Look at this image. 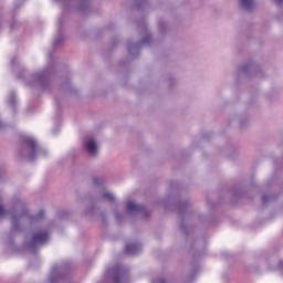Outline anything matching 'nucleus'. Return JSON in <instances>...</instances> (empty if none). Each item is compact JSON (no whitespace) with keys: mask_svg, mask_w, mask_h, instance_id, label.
Returning <instances> with one entry per match:
<instances>
[{"mask_svg":"<svg viewBox=\"0 0 283 283\" xmlns=\"http://www.w3.org/2000/svg\"><path fill=\"white\" fill-rule=\"evenodd\" d=\"M23 143L27 145V148L21 150L20 156H25L29 163H34L36 158H44V156H48V150L39 146L36 138L32 136H25L23 137Z\"/></svg>","mask_w":283,"mask_h":283,"instance_id":"f257e3e1","label":"nucleus"},{"mask_svg":"<svg viewBox=\"0 0 283 283\" xmlns=\"http://www.w3.org/2000/svg\"><path fill=\"white\" fill-rule=\"evenodd\" d=\"M102 283H129V270H127L125 265L109 268Z\"/></svg>","mask_w":283,"mask_h":283,"instance_id":"f03ea898","label":"nucleus"},{"mask_svg":"<svg viewBox=\"0 0 283 283\" xmlns=\"http://www.w3.org/2000/svg\"><path fill=\"white\" fill-rule=\"evenodd\" d=\"M28 87H36L38 90H48L50 85V70L45 69L29 75L25 80Z\"/></svg>","mask_w":283,"mask_h":283,"instance_id":"7ed1b4c3","label":"nucleus"},{"mask_svg":"<svg viewBox=\"0 0 283 283\" xmlns=\"http://www.w3.org/2000/svg\"><path fill=\"white\" fill-rule=\"evenodd\" d=\"M3 216H11V222L14 231H19V220L22 218H28V209L19 202V205L14 206L11 211H8L0 205V218Z\"/></svg>","mask_w":283,"mask_h":283,"instance_id":"20e7f679","label":"nucleus"},{"mask_svg":"<svg viewBox=\"0 0 283 283\" xmlns=\"http://www.w3.org/2000/svg\"><path fill=\"white\" fill-rule=\"evenodd\" d=\"M48 240H50V232L48 230H39L32 234L29 247L33 253H36V248L43 247Z\"/></svg>","mask_w":283,"mask_h":283,"instance_id":"39448f33","label":"nucleus"},{"mask_svg":"<svg viewBox=\"0 0 283 283\" xmlns=\"http://www.w3.org/2000/svg\"><path fill=\"white\" fill-rule=\"evenodd\" d=\"M143 251V245L140 242L127 243L125 248V253L127 255H138Z\"/></svg>","mask_w":283,"mask_h":283,"instance_id":"423d86ee","label":"nucleus"},{"mask_svg":"<svg viewBox=\"0 0 283 283\" xmlns=\"http://www.w3.org/2000/svg\"><path fill=\"white\" fill-rule=\"evenodd\" d=\"M126 211L128 213H145V206L138 205L134 201H128L126 203Z\"/></svg>","mask_w":283,"mask_h":283,"instance_id":"0eeeda50","label":"nucleus"},{"mask_svg":"<svg viewBox=\"0 0 283 283\" xmlns=\"http://www.w3.org/2000/svg\"><path fill=\"white\" fill-rule=\"evenodd\" d=\"M84 149L90 156H96V154H98V145L94 139L86 140L84 143Z\"/></svg>","mask_w":283,"mask_h":283,"instance_id":"6e6552de","label":"nucleus"},{"mask_svg":"<svg viewBox=\"0 0 283 283\" xmlns=\"http://www.w3.org/2000/svg\"><path fill=\"white\" fill-rule=\"evenodd\" d=\"M151 43V35H146L139 43H128V54H134V48L138 49L142 45H149Z\"/></svg>","mask_w":283,"mask_h":283,"instance_id":"1a4fd4ad","label":"nucleus"},{"mask_svg":"<svg viewBox=\"0 0 283 283\" xmlns=\"http://www.w3.org/2000/svg\"><path fill=\"white\" fill-rule=\"evenodd\" d=\"M43 218H45V211L40 210L38 214L29 217V220L31 224H34V222H41Z\"/></svg>","mask_w":283,"mask_h":283,"instance_id":"9d476101","label":"nucleus"},{"mask_svg":"<svg viewBox=\"0 0 283 283\" xmlns=\"http://www.w3.org/2000/svg\"><path fill=\"white\" fill-rule=\"evenodd\" d=\"M72 3H80L78 10H83L90 6V0H70L69 6H72Z\"/></svg>","mask_w":283,"mask_h":283,"instance_id":"9b49d317","label":"nucleus"},{"mask_svg":"<svg viewBox=\"0 0 283 283\" xmlns=\"http://www.w3.org/2000/svg\"><path fill=\"white\" fill-rule=\"evenodd\" d=\"M240 6L244 8V10H253L254 8L253 0H241Z\"/></svg>","mask_w":283,"mask_h":283,"instance_id":"f8f14e48","label":"nucleus"},{"mask_svg":"<svg viewBox=\"0 0 283 283\" xmlns=\"http://www.w3.org/2000/svg\"><path fill=\"white\" fill-rule=\"evenodd\" d=\"M8 105H10V107H14V105H17V95H14V93L9 95Z\"/></svg>","mask_w":283,"mask_h":283,"instance_id":"ddd939ff","label":"nucleus"},{"mask_svg":"<svg viewBox=\"0 0 283 283\" xmlns=\"http://www.w3.org/2000/svg\"><path fill=\"white\" fill-rule=\"evenodd\" d=\"M64 41L65 38H63V35L60 34L57 38H55L53 42L54 48H59V45H61Z\"/></svg>","mask_w":283,"mask_h":283,"instance_id":"4468645a","label":"nucleus"},{"mask_svg":"<svg viewBox=\"0 0 283 283\" xmlns=\"http://www.w3.org/2000/svg\"><path fill=\"white\" fill-rule=\"evenodd\" d=\"M102 198H104L105 200H108V202H114V200H116V197H114L113 193L111 192H105Z\"/></svg>","mask_w":283,"mask_h":283,"instance_id":"2eb2a0df","label":"nucleus"},{"mask_svg":"<svg viewBox=\"0 0 283 283\" xmlns=\"http://www.w3.org/2000/svg\"><path fill=\"white\" fill-rule=\"evenodd\" d=\"M249 70H253V63H248L241 66V72H244L245 74Z\"/></svg>","mask_w":283,"mask_h":283,"instance_id":"dca6fc26","label":"nucleus"},{"mask_svg":"<svg viewBox=\"0 0 283 283\" xmlns=\"http://www.w3.org/2000/svg\"><path fill=\"white\" fill-rule=\"evenodd\" d=\"M270 200H273V196H271V195H263V197H262L263 205H266V202H270Z\"/></svg>","mask_w":283,"mask_h":283,"instance_id":"f3484780","label":"nucleus"},{"mask_svg":"<svg viewBox=\"0 0 283 283\" xmlns=\"http://www.w3.org/2000/svg\"><path fill=\"white\" fill-rule=\"evenodd\" d=\"M93 182H94V185H95L96 187H101V185H103L104 181H103V179L95 177V178L93 179Z\"/></svg>","mask_w":283,"mask_h":283,"instance_id":"a211bd4d","label":"nucleus"},{"mask_svg":"<svg viewBox=\"0 0 283 283\" xmlns=\"http://www.w3.org/2000/svg\"><path fill=\"white\" fill-rule=\"evenodd\" d=\"M277 271H279V273L283 276V261H280V262H279Z\"/></svg>","mask_w":283,"mask_h":283,"instance_id":"6ab92c4d","label":"nucleus"},{"mask_svg":"<svg viewBox=\"0 0 283 283\" xmlns=\"http://www.w3.org/2000/svg\"><path fill=\"white\" fill-rule=\"evenodd\" d=\"M151 283H166L165 279H156Z\"/></svg>","mask_w":283,"mask_h":283,"instance_id":"aec40b11","label":"nucleus"},{"mask_svg":"<svg viewBox=\"0 0 283 283\" xmlns=\"http://www.w3.org/2000/svg\"><path fill=\"white\" fill-rule=\"evenodd\" d=\"M115 218H116V220L120 221V219L123 218V214L116 212Z\"/></svg>","mask_w":283,"mask_h":283,"instance_id":"412c9836","label":"nucleus"},{"mask_svg":"<svg viewBox=\"0 0 283 283\" xmlns=\"http://www.w3.org/2000/svg\"><path fill=\"white\" fill-rule=\"evenodd\" d=\"M59 25L62 27L63 25V20H59ZM59 32H61V28H59Z\"/></svg>","mask_w":283,"mask_h":283,"instance_id":"4be33fe9","label":"nucleus"},{"mask_svg":"<svg viewBox=\"0 0 283 283\" xmlns=\"http://www.w3.org/2000/svg\"><path fill=\"white\" fill-rule=\"evenodd\" d=\"M17 64V57L11 60V65H15Z\"/></svg>","mask_w":283,"mask_h":283,"instance_id":"5701e85b","label":"nucleus"},{"mask_svg":"<svg viewBox=\"0 0 283 283\" xmlns=\"http://www.w3.org/2000/svg\"><path fill=\"white\" fill-rule=\"evenodd\" d=\"M276 1H277V3H282L283 0H276Z\"/></svg>","mask_w":283,"mask_h":283,"instance_id":"b1692460","label":"nucleus"},{"mask_svg":"<svg viewBox=\"0 0 283 283\" xmlns=\"http://www.w3.org/2000/svg\"><path fill=\"white\" fill-rule=\"evenodd\" d=\"M3 127V123L0 122V128Z\"/></svg>","mask_w":283,"mask_h":283,"instance_id":"393cba45","label":"nucleus"},{"mask_svg":"<svg viewBox=\"0 0 283 283\" xmlns=\"http://www.w3.org/2000/svg\"><path fill=\"white\" fill-rule=\"evenodd\" d=\"M11 30H14V25H11Z\"/></svg>","mask_w":283,"mask_h":283,"instance_id":"a878e982","label":"nucleus"},{"mask_svg":"<svg viewBox=\"0 0 283 283\" xmlns=\"http://www.w3.org/2000/svg\"><path fill=\"white\" fill-rule=\"evenodd\" d=\"M181 229H185V226H184V224H181Z\"/></svg>","mask_w":283,"mask_h":283,"instance_id":"bb28decb","label":"nucleus"},{"mask_svg":"<svg viewBox=\"0 0 283 283\" xmlns=\"http://www.w3.org/2000/svg\"><path fill=\"white\" fill-rule=\"evenodd\" d=\"M149 216V213H146V218Z\"/></svg>","mask_w":283,"mask_h":283,"instance_id":"cd10ccee","label":"nucleus"}]
</instances>
